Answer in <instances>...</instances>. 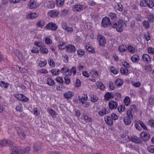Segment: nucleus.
Wrapping results in <instances>:
<instances>
[{"label":"nucleus","instance_id":"obj_1","mask_svg":"<svg viewBox=\"0 0 154 154\" xmlns=\"http://www.w3.org/2000/svg\"><path fill=\"white\" fill-rule=\"evenodd\" d=\"M112 26L114 28H116V31L119 32H121L123 31L124 27H126V24L122 20H119L118 23H111L109 18L106 17V27Z\"/></svg>","mask_w":154,"mask_h":154},{"label":"nucleus","instance_id":"obj_2","mask_svg":"<svg viewBox=\"0 0 154 154\" xmlns=\"http://www.w3.org/2000/svg\"><path fill=\"white\" fill-rule=\"evenodd\" d=\"M57 26L55 23L52 22H50L44 27L46 29L51 30L53 31H55L57 29Z\"/></svg>","mask_w":154,"mask_h":154},{"label":"nucleus","instance_id":"obj_3","mask_svg":"<svg viewBox=\"0 0 154 154\" xmlns=\"http://www.w3.org/2000/svg\"><path fill=\"white\" fill-rule=\"evenodd\" d=\"M140 5L141 6L146 7L147 6L151 8L154 6V3L151 0H144V1H141Z\"/></svg>","mask_w":154,"mask_h":154},{"label":"nucleus","instance_id":"obj_4","mask_svg":"<svg viewBox=\"0 0 154 154\" xmlns=\"http://www.w3.org/2000/svg\"><path fill=\"white\" fill-rule=\"evenodd\" d=\"M84 7L81 4H76L74 5L72 8L73 11L75 12H80L82 11Z\"/></svg>","mask_w":154,"mask_h":154},{"label":"nucleus","instance_id":"obj_5","mask_svg":"<svg viewBox=\"0 0 154 154\" xmlns=\"http://www.w3.org/2000/svg\"><path fill=\"white\" fill-rule=\"evenodd\" d=\"M97 39L99 43V45L102 46H104L106 44V40L105 37L101 35H99Z\"/></svg>","mask_w":154,"mask_h":154},{"label":"nucleus","instance_id":"obj_6","mask_svg":"<svg viewBox=\"0 0 154 154\" xmlns=\"http://www.w3.org/2000/svg\"><path fill=\"white\" fill-rule=\"evenodd\" d=\"M13 143L9 140H4L0 141V147H3L10 145H12Z\"/></svg>","mask_w":154,"mask_h":154},{"label":"nucleus","instance_id":"obj_7","mask_svg":"<svg viewBox=\"0 0 154 154\" xmlns=\"http://www.w3.org/2000/svg\"><path fill=\"white\" fill-rule=\"evenodd\" d=\"M38 6V5L34 0H31L28 5V8L31 9L35 8Z\"/></svg>","mask_w":154,"mask_h":154},{"label":"nucleus","instance_id":"obj_8","mask_svg":"<svg viewBox=\"0 0 154 154\" xmlns=\"http://www.w3.org/2000/svg\"><path fill=\"white\" fill-rule=\"evenodd\" d=\"M48 15L51 17H57L60 14L58 11L52 10L48 12Z\"/></svg>","mask_w":154,"mask_h":154},{"label":"nucleus","instance_id":"obj_9","mask_svg":"<svg viewBox=\"0 0 154 154\" xmlns=\"http://www.w3.org/2000/svg\"><path fill=\"white\" fill-rule=\"evenodd\" d=\"M140 137L143 140L146 141L149 140L150 137L149 134L146 132H143L140 134Z\"/></svg>","mask_w":154,"mask_h":154},{"label":"nucleus","instance_id":"obj_10","mask_svg":"<svg viewBox=\"0 0 154 154\" xmlns=\"http://www.w3.org/2000/svg\"><path fill=\"white\" fill-rule=\"evenodd\" d=\"M143 60L147 63H149L151 62V59L149 56L147 54H143L142 56Z\"/></svg>","mask_w":154,"mask_h":154},{"label":"nucleus","instance_id":"obj_11","mask_svg":"<svg viewBox=\"0 0 154 154\" xmlns=\"http://www.w3.org/2000/svg\"><path fill=\"white\" fill-rule=\"evenodd\" d=\"M109 108L111 109H116L118 106V103L117 102L112 100L109 103Z\"/></svg>","mask_w":154,"mask_h":154},{"label":"nucleus","instance_id":"obj_12","mask_svg":"<svg viewBox=\"0 0 154 154\" xmlns=\"http://www.w3.org/2000/svg\"><path fill=\"white\" fill-rule=\"evenodd\" d=\"M66 51L67 52L74 53L76 51L75 47L72 45H69L66 46Z\"/></svg>","mask_w":154,"mask_h":154},{"label":"nucleus","instance_id":"obj_13","mask_svg":"<svg viewBox=\"0 0 154 154\" xmlns=\"http://www.w3.org/2000/svg\"><path fill=\"white\" fill-rule=\"evenodd\" d=\"M39 15V14L35 12L30 13L26 15V17L27 19H33L38 17Z\"/></svg>","mask_w":154,"mask_h":154},{"label":"nucleus","instance_id":"obj_14","mask_svg":"<svg viewBox=\"0 0 154 154\" xmlns=\"http://www.w3.org/2000/svg\"><path fill=\"white\" fill-rule=\"evenodd\" d=\"M42 144L40 142L36 143H34L33 146V150L35 152H38L41 149Z\"/></svg>","mask_w":154,"mask_h":154},{"label":"nucleus","instance_id":"obj_15","mask_svg":"<svg viewBox=\"0 0 154 154\" xmlns=\"http://www.w3.org/2000/svg\"><path fill=\"white\" fill-rule=\"evenodd\" d=\"M79 100L82 102V103H84L88 100V97L86 94H82L79 97Z\"/></svg>","mask_w":154,"mask_h":154},{"label":"nucleus","instance_id":"obj_16","mask_svg":"<svg viewBox=\"0 0 154 154\" xmlns=\"http://www.w3.org/2000/svg\"><path fill=\"white\" fill-rule=\"evenodd\" d=\"M74 95V93L71 91H68L66 92L64 94V97L66 99L70 98Z\"/></svg>","mask_w":154,"mask_h":154},{"label":"nucleus","instance_id":"obj_17","mask_svg":"<svg viewBox=\"0 0 154 154\" xmlns=\"http://www.w3.org/2000/svg\"><path fill=\"white\" fill-rule=\"evenodd\" d=\"M10 148L11 154H19V151L15 146H12Z\"/></svg>","mask_w":154,"mask_h":154},{"label":"nucleus","instance_id":"obj_18","mask_svg":"<svg viewBox=\"0 0 154 154\" xmlns=\"http://www.w3.org/2000/svg\"><path fill=\"white\" fill-rule=\"evenodd\" d=\"M131 60L133 62L137 63L139 61L140 59L138 55L134 54L131 56Z\"/></svg>","mask_w":154,"mask_h":154},{"label":"nucleus","instance_id":"obj_19","mask_svg":"<svg viewBox=\"0 0 154 154\" xmlns=\"http://www.w3.org/2000/svg\"><path fill=\"white\" fill-rule=\"evenodd\" d=\"M123 83L122 80L120 79H117L115 82V85L117 87H119L122 86Z\"/></svg>","mask_w":154,"mask_h":154},{"label":"nucleus","instance_id":"obj_20","mask_svg":"<svg viewBox=\"0 0 154 154\" xmlns=\"http://www.w3.org/2000/svg\"><path fill=\"white\" fill-rule=\"evenodd\" d=\"M72 73H73L74 75H75L76 73V67L75 66L72 67L71 70H69V72L68 73V75L69 76H71Z\"/></svg>","mask_w":154,"mask_h":154},{"label":"nucleus","instance_id":"obj_21","mask_svg":"<svg viewBox=\"0 0 154 154\" xmlns=\"http://www.w3.org/2000/svg\"><path fill=\"white\" fill-rule=\"evenodd\" d=\"M133 119L130 118L125 116L123 118L125 123L127 125H129L131 123V120Z\"/></svg>","mask_w":154,"mask_h":154},{"label":"nucleus","instance_id":"obj_22","mask_svg":"<svg viewBox=\"0 0 154 154\" xmlns=\"http://www.w3.org/2000/svg\"><path fill=\"white\" fill-rule=\"evenodd\" d=\"M127 47L125 44L121 45L119 47V50L120 52H123L126 51Z\"/></svg>","mask_w":154,"mask_h":154},{"label":"nucleus","instance_id":"obj_23","mask_svg":"<svg viewBox=\"0 0 154 154\" xmlns=\"http://www.w3.org/2000/svg\"><path fill=\"white\" fill-rule=\"evenodd\" d=\"M58 46L59 47V49L62 50L65 48L66 49L67 45L65 42H60L59 43Z\"/></svg>","mask_w":154,"mask_h":154},{"label":"nucleus","instance_id":"obj_24","mask_svg":"<svg viewBox=\"0 0 154 154\" xmlns=\"http://www.w3.org/2000/svg\"><path fill=\"white\" fill-rule=\"evenodd\" d=\"M61 72L63 75H66L67 72L69 73V69L66 66H64L60 70Z\"/></svg>","mask_w":154,"mask_h":154},{"label":"nucleus","instance_id":"obj_25","mask_svg":"<svg viewBox=\"0 0 154 154\" xmlns=\"http://www.w3.org/2000/svg\"><path fill=\"white\" fill-rule=\"evenodd\" d=\"M85 48L89 52H91L93 53L94 52V48L89 45H87L85 46Z\"/></svg>","mask_w":154,"mask_h":154},{"label":"nucleus","instance_id":"obj_26","mask_svg":"<svg viewBox=\"0 0 154 154\" xmlns=\"http://www.w3.org/2000/svg\"><path fill=\"white\" fill-rule=\"evenodd\" d=\"M96 85L98 88L102 90H104L105 88V85L102 82H97Z\"/></svg>","mask_w":154,"mask_h":154},{"label":"nucleus","instance_id":"obj_27","mask_svg":"<svg viewBox=\"0 0 154 154\" xmlns=\"http://www.w3.org/2000/svg\"><path fill=\"white\" fill-rule=\"evenodd\" d=\"M60 71L59 69H53L51 70V72L53 75L54 76L59 75L60 73Z\"/></svg>","mask_w":154,"mask_h":154},{"label":"nucleus","instance_id":"obj_28","mask_svg":"<svg viewBox=\"0 0 154 154\" xmlns=\"http://www.w3.org/2000/svg\"><path fill=\"white\" fill-rule=\"evenodd\" d=\"M47 84L50 86H53L55 84L54 81L51 78H48L47 80Z\"/></svg>","mask_w":154,"mask_h":154},{"label":"nucleus","instance_id":"obj_29","mask_svg":"<svg viewBox=\"0 0 154 154\" xmlns=\"http://www.w3.org/2000/svg\"><path fill=\"white\" fill-rule=\"evenodd\" d=\"M114 97L113 94L112 93L106 92V100H108L110 99H112Z\"/></svg>","mask_w":154,"mask_h":154},{"label":"nucleus","instance_id":"obj_30","mask_svg":"<svg viewBox=\"0 0 154 154\" xmlns=\"http://www.w3.org/2000/svg\"><path fill=\"white\" fill-rule=\"evenodd\" d=\"M9 85V84L7 82L2 81H0V86L3 87L5 88H8Z\"/></svg>","mask_w":154,"mask_h":154},{"label":"nucleus","instance_id":"obj_31","mask_svg":"<svg viewBox=\"0 0 154 154\" xmlns=\"http://www.w3.org/2000/svg\"><path fill=\"white\" fill-rule=\"evenodd\" d=\"M17 133L22 138H25L26 137V135L23 131L21 130L17 131Z\"/></svg>","mask_w":154,"mask_h":154},{"label":"nucleus","instance_id":"obj_32","mask_svg":"<svg viewBox=\"0 0 154 154\" xmlns=\"http://www.w3.org/2000/svg\"><path fill=\"white\" fill-rule=\"evenodd\" d=\"M40 51L41 53L45 54H47L48 52V50L47 48L43 47H41Z\"/></svg>","mask_w":154,"mask_h":154},{"label":"nucleus","instance_id":"obj_33","mask_svg":"<svg viewBox=\"0 0 154 154\" xmlns=\"http://www.w3.org/2000/svg\"><path fill=\"white\" fill-rule=\"evenodd\" d=\"M106 124L109 125H112L113 124L112 119L110 118L109 116H107V118H106Z\"/></svg>","mask_w":154,"mask_h":154},{"label":"nucleus","instance_id":"obj_34","mask_svg":"<svg viewBox=\"0 0 154 154\" xmlns=\"http://www.w3.org/2000/svg\"><path fill=\"white\" fill-rule=\"evenodd\" d=\"M128 51L132 53H134L135 51V49L131 45H129L128 48Z\"/></svg>","mask_w":154,"mask_h":154},{"label":"nucleus","instance_id":"obj_35","mask_svg":"<svg viewBox=\"0 0 154 154\" xmlns=\"http://www.w3.org/2000/svg\"><path fill=\"white\" fill-rule=\"evenodd\" d=\"M124 102L126 106H128L130 103V99L129 97L126 96L124 99Z\"/></svg>","mask_w":154,"mask_h":154},{"label":"nucleus","instance_id":"obj_36","mask_svg":"<svg viewBox=\"0 0 154 154\" xmlns=\"http://www.w3.org/2000/svg\"><path fill=\"white\" fill-rule=\"evenodd\" d=\"M45 25V23L43 20H39L36 24V26L38 27L44 26Z\"/></svg>","mask_w":154,"mask_h":154},{"label":"nucleus","instance_id":"obj_37","mask_svg":"<svg viewBox=\"0 0 154 154\" xmlns=\"http://www.w3.org/2000/svg\"><path fill=\"white\" fill-rule=\"evenodd\" d=\"M131 140L132 141L136 143H140V141L138 138L137 137H134L131 138Z\"/></svg>","mask_w":154,"mask_h":154},{"label":"nucleus","instance_id":"obj_38","mask_svg":"<svg viewBox=\"0 0 154 154\" xmlns=\"http://www.w3.org/2000/svg\"><path fill=\"white\" fill-rule=\"evenodd\" d=\"M117 10L119 11H122L123 9L122 5L120 3L117 4L116 6Z\"/></svg>","mask_w":154,"mask_h":154},{"label":"nucleus","instance_id":"obj_39","mask_svg":"<svg viewBox=\"0 0 154 154\" xmlns=\"http://www.w3.org/2000/svg\"><path fill=\"white\" fill-rule=\"evenodd\" d=\"M148 21L150 23H153L154 21V15L153 14H150L148 19Z\"/></svg>","mask_w":154,"mask_h":154},{"label":"nucleus","instance_id":"obj_40","mask_svg":"<svg viewBox=\"0 0 154 154\" xmlns=\"http://www.w3.org/2000/svg\"><path fill=\"white\" fill-rule=\"evenodd\" d=\"M118 109L120 113H121L124 111L125 109V106L124 105H122L118 106Z\"/></svg>","mask_w":154,"mask_h":154},{"label":"nucleus","instance_id":"obj_41","mask_svg":"<svg viewBox=\"0 0 154 154\" xmlns=\"http://www.w3.org/2000/svg\"><path fill=\"white\" fill-rule=\"evenodd\" d=\"M120 71L122 74L127 75V73L128 72V70L126 68H122L120 69Z\"/></svg>","mask_w":154,"mask_h":154},{"label":"nucleus","instance_id":"obj_42","mask_svg":"<svg viewBox=\"0 0 154 154\" xmlns=\"http://www.w3.org/2000/svg\"><path fill=\"white\" fill-rule=\"evenodd\" d=\"M143 23L145 28H149V24L148 21L145 20L143 21Z\"/></svg>","mask_w":154,"mask_h":154},{"label":"nucleus","instance_id":"obj_43","mask_svg":"<svg viewBox=\"0 0 154 154\" xmlns=\"http://www.w3.org/2000/svg\"><path fill=\"white\" fill-rule=\"evenodd\" d=\"M132 112H131L130 110H128L127 111V117L133 119V115L132 114Z\"/></svg>","mask_w":154,"mask_h":154},{"label":"nucleus","instance_id":"obj_44","mask_svg":"<svg viewBox=\"0 0 154 154\" xmlns=\"http://www.w3.org/2000/svg\"><path fill=\"white\" fill-rule=\"evenodd\" d=\"M16 110L18 111H22L23 110L22 104L19 103L16 107Z\"/></svg>","mask_w":154,"mask_h":154},{"label":"nucleus","instance_id":"obj_45","mask_svg":"<svg viewBox=\"0 0 154 154\" xmlns=\"http://www.w3.org/2000/svg\"><path fill=\"white\" fill-rule=\"evenodd\" d=\"M64 3V0H57L56 4L57 5L60 6H61L63 5Z\"/></svg>","mask_w":154,"mask_h":154},{"label":"nucleus","instance_id":"obj_46","mask_svg":"<svg viewBox=\"0 0 154 154\" xmlns=\"http://www.w3.org/2000/svg\"><path fill=\"white\" fill-rule=\"evenodd\" d=\"M109 17L112 20H116V14L113 13H110L109 14Z\"/></svg>","mask_w":154,"mask_h":154},{"label":"nucleus","instance_id":"obj_47","mask_svg":"<svg viewBox=\"0 0 154 154\" xmlns=\"http://www.w3.org/2000/svg\"><path fill=\"white\" fill-rule=\"evenodd\" d=\"M67 75L64 77L65 82L67 84H69L70 81V78Z\"/></svg>","mask_w":154,"mask_h":154},{"label":"nucleus","instance_id":"obj_48","mask_svg":"<svg viewBox=\"0 0 154 154\" xmlns=\"http://www.w3.org/2000/svg\"><path fill=\"white\" fill-rule=\"evenodd\" d=\"M17 87H18L21 88L23 89H26V87L21 83L19 82H17L16 84Z\"/></svg>","mask_w":154,"mask_h":154},{"label":"nucleus","instance_id":"obj_49","mask_svg":"<svg viewBox=\"0 0 154 154\" xmlns=\"http://www.w3.org/2000/svg\"><path fill=\"white\" fill-rule=\"evenodd\" d=\"M112 72L114 74H117L118 73V71L113 67H111L109 68Z\"/></svg>","mask_w":154,"mask_h":154},{"label":"nucleus","instance_id":"obj_50","mask_svg":"<svg viewBox=\"0 0 154 154\" xmlns=\"http://www.w3.org/2000/svg\"><path fill=\"white\" fill-rule=\"evenodd\" d=\"M109 87L110 89L112 90H114L115 88L113 83L112 81L109 82Z\"/></svg>","mask_w":154,"mask_h":154},{"label":"nucleus","instance_id":"obj_51","mask_svg":"<svg viewBox=\"0 0 154 154\" xmlns=\"http://www.w3.org/2000/svg\"><path fill=\"white\" fill-rule=\"evenodd\" d=\"M135 19L137 22H141L142 21V18L140 15L137 14L135 16Z\"/></svg>","mask_w":154,"mask_h":154},{"label":"nucleus","instance_id":"obj_52","mask_svg":"<svg viewBox=\"0 0 154 154\" xmlns=\"http://www.w3.org/2000/svg\"><path fill=\"white\" fill-rule=\"evenodd\" d=\"M132 84L135 87L138 88L141 85V84L139 82H132Z\"/></svg>","mask_w":154,"mask_h":154},{"label":"nucleus","instance_id":"obj_53","mask_svg":"<svg viewBox=\"0 0 154 154\" xmlns=\"http://www.w3.org/2000/svg\"><path fill=\"white\" fill-rule=\"evenodd\" d=\"M31 52L33 53L37 54L39 52V50L37 48L33 47L31 51Z\"/></svg>","mask_w":154,"mask_h":154},{"label":"nucleus","instance_id":"obj_54","mask_svg":"<svg viewBox=\"0 0 154 154\" xmlns=\"http://www.w3.org/2000/svg\"><path fill=\"white\" fill-rule=\"evenodd\" d=\"M48 63L50 66L52 67H54L55 66V63L52 58L50 59L48 61Z\"/></svg>","mask_w":154,"mask_h":154},{"label":"nucleus","instance_id":"obj_55","mask_svg":"<svg viewBox=\"0 0 154 154\" xmlns=\"http://www.w3.org/2000/svg\"><path fill=\"white\" fill-rule=\"evenodd\" d=\"M65 30L69 33H72L73 32V29L72 27L68 26Z\"/></svg>","mask_w":154,"mask_h":154},{"label":"nucleus","instance_id":"obj_56","mask_svg":"<svg viewBox=\"0 0 154 154\" xmlns=\"http://www.w3.org/2000/svg\"><path fill=\"white\" fill-rule=\"evenodd\" d=\"M47 62L46 60H44V61H41L39 63V65L41 67L45 66L47 64Z\"/></svg>","mask_w":154,"mask_h":154},{"label":"nucleus","instance_id":"obj_57","mask_svg":"<svg viewBox=\"0 0 154 154\" xmlns=\"http://www.w3.org/2000/svg\"><path fill=\"white\" fill-rule=\"evenodd\" d=\"M147 149L149 152L154 153V146L152 145L149 146L148 147Z\"/></svg>","mask_w":154,"mask_h":154},{"label":"nucleus","instance_id":"obj_58","mask_svg":"<svg viewBox=\"0 0 154 154\" xmlns=\"http://www.w3.org/2000/svg\"><path fill=\"white\" fill-rule=\"evenodd\" d=\"M149 53L154 54V48L152 47H149L147 49Z\"/></svg>","mask_w":154,"mask_h":154},{"label":"nucleus","instance_id":"obj_59","mask_svg":"<svg viewBox=\"0 0 154 154\" xmlns=\"http://www.w3.org/2000/svg\"><path fill=\"white\" fill-rule=\"evenodd\" d=\"M20 100L24 102H28L29 100V99L23 94V95L21 97Z\"/></svg>","mask_w":154,"mask_h":154},{"label":"nucleus","instance_id":"obj_60","mask_svg":"<svg viewBox=\"0 0 154 154\" xmlns=\"http://www.w3.org/2000/svg\"><path fill=\"white\" fill-rule=\"evenodd\" d=\"M56 80L57 82L61 84H62L63 83V81L62 78L60 76H58L57 77L56 79Z\"/></svg>","mask_w":154,"mask_h":154},{"label":"nucleus","instance_id":"obj_61","mask_svg":"<svg viewBox=\"0 0 154 154\" xmlns=\"http://www.w3.org/2000/svg\"><path fill=\"white\" fill-rule=\"evenodd\" d=\"M101 25L104 27H106V17H103L102 20Z\"/></svg>","mask_w":154,"mask_h":154},{"label":"nucleus","instance_id":"obj_62","mask_svg":"<svg viewBox=\"0 0 154 154\" xmlns=\"http://www.w3.org/2000/svg\"><path fill=\"white\" fill-rule=\"evenodd\" d=\"M106 114V109H103L102 110L100 111L99 112V114L101 116L104 115Z\"/></svg>","mask_w":154,"mask_h":154},{"label":"nucleus","instance_id":"obj_63","mask_svg":"<svg viewBox=\"0 0 154 154\" xmlns=\"http://www.w3.org/2000/svg\"><path fill=\"white\" fill-rule=\"evenodd\" d=\"M84 119L86 122H89L90 121L91 118H89L86 114H84L83 115Z\"/></svg>","mask_w":154,"mask_h":154},{"label":"nucleus","instance_id":"obj_64","mask_svg":"<svg viewBox=\"0 0 154 154\" xmlns=\"http://www.w3.org/2000/svg\"><path fill=\"white\" fill-rule=\"evenodd\" d=\"M34 45L38 47H41L42 46V42H38V41H35L34 42Z\"/></svg>","mask_w":154,"mask_h":154}]
</instances>
